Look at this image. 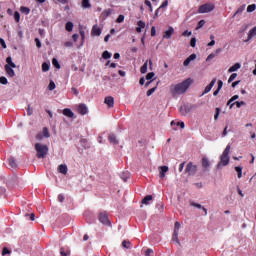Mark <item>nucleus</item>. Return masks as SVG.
Masks as SVG:
<instances>
[{
    "instance_id": "obj_1",
    "label": "nucleus",
    "mask_w": 256,
    "mask_h": 256,
    "mask_svg": "<svg viewBox=\"0 0 256 256\" xmlns=\"http://www.w3.org/2000/svg\"><path fill=\"white\" fill-rule=\"evenodd\" d=\"M193 83V79L187 78L186 80L182 81L178 84H172L170 86V93L175 97L176 95H183L191 87V84Z\"/></svg>"
},
{
    "instance_id": "obj_2",
    "label": "nucleus",
    "mask_w": 256,
    "mask_h": 256,
    "mask_svg": "<svg viewBox=\"0 0 256 256\" xmlns=\"http://www.w3.org/2000/svg\"><path fill=\"white\" fill-rule=\"evenodd\" d=\"M34 147L37 159H45V157L49 155V146L42 143H36Z\"/></svg>"
},
{
    "instance_id": "obj_3",
    "label": "nucleus",
    "mask_w": 256,
    "mask_h": 256,
    "mask_svg": "<svg viewBox=\"0 0 256 256\" xmlns=\"http://www.w3.org/2000/svg\"><path fill=\"white\" fill-rule=\"evenodd\" d=\"M231 151V145H227L225 150L223 151L222 155L220 156V162L217 165V168L220 169L221 165L223 167H227V164L230 161L229 153Z\"/></svg>"
},
{
    "instance_id": "obj_4",
    "label": "nucleus",
    "mask_w": 256,
    "mask_h": 256,
    "mask_svg": "<svg viewBox=\"0 0 256 256\" xmlns=\"http://www.w3.org/2000/svg\"><path fill=\"white\" fill-rule=\"evenodd\" d=\"M197 165L193 164V162H188L185 168L186 175H189L190 177H193L197 174Z\"/></svg>"
},
{
    "instance_id": "obj_5",
    "label": "nucleus",
    "mask_w": 256,
    "mask_h": 256,
    "mask_svg": "<svg viewBox=\"0 0 256 256\" xmlns=\"http://www.w3.org/2000/svg\"><path fill=\"white\" fill-rule=\"evenodd\" d=\"M215 9V4L213 3H206L199 7L198 13H211Z\"/></svg>"
},
{
    "instance_id": "obj_6",
    "label": "nucleus",
    "mask_w": 256,
    "mask_h": 256,
    "mask_svg": "<svg viewBox=\"0 0 256 256\" xmlns=\"http://www.w3.org/2000/svg\"><path fill=\"white\" fill-rule=\"evenodd\" d=\"M98 219L100 223L103 225H111V222L109 221V215H107V212H101L98 216Z\"/></svg>"
},
{
    "instance_id": "obj_7",
    "label": "nucleus",
    "mask_w": 256,
    "mask_h": 256,
    "mask_svg": "<svg viewBox=\"0 0 256 256\" xmlns=\"http://www.w3.org/2000/svg\"><path fill=\"white\" fill-rule=\"evenodd\" d=\"M149 65V69H153V61L151 59L147 60L140 68V72L144 75L147 73V67Z\"/></svg>"
},
{
    "instance_id": "obj_8",
    "label": "nucleus",
    "mask_w": 256,
    "mask_h": 256,
    "mask_svg": "<svg viewBox=\"0 0 256 256\" xmlns=\"http://www.w3.org/2000/svg\"><path fill=\"white\" fill-rule=\"evenodd\" d=\"M215 83H217V78L211 80V82L205 87L202 95H207V93H209L213 87H215Z\"/></svg>"
},
{
    "instance_id": "obj_9",
    "label": "nucleus",
    "mask_w": 256,
    "mask_h": 256,
    "mask_svg": "<svg viewBox=\"0 0 256 256\" xmlns=\"http://www.w3.org/2000/svg\"><path fill=\"white\" fill-rule=\"evenodd\" d=\"M104 103L109 107V109H112V107L115 105V99L113 96H107L104 100Z\"/></svg>"
},
{
    "instance_id": "obj_10",
    "label": "nucleus",
    "mask_w": 256,
    "mask_h": 256,
    "mask_svg": "<svg viewBox=\"0 0 256 256\" xmlns=\"http://www.w3.org/2000/svg\"><path fill=\"white\" fill-rule=\"evenodd\" d=\"M102 31L101 29L99 28V25L95 24L93 27H92V30H91V35L93 37H99L101 35Z\"/></svg>"
},
{
    "instance_id": "obj_11",
    "label": "nucleus",
    "mask_w": 256,
    "mask_h": 256,
    "mask_svg": "<svg viewBox=\"0 0 256 256\" xmlns=\"http://www.w3.org/2000/svg\"><path fill=\"white\" fill-rule=\"evenodd\" d=\"M78 113L80 115H87V113H89V109L87 108V105L79 104V106H78Z\"/></svg>"
},
{
    "instance_id": "obj_12",
    "label": "nucleus",
    "mask_w": 256,
    "mask_h": 256,
    "mask_svg": "<svg viewBox=\"0 0 256 256\" xmlns=\"http://www.w3.org/2000/svg\"><path fill=\"white\" fill-rule=\"evenodd\" d=\"M173 33H175V29L170 26L168 30L164 32L163 39H171Z\"/></svg>"
},
{
    "instance_id": "obj_13",
    "label": "nucleus",
    "mask_w": 256,
    "mask_h": 256,
    "mask_svg": "<svg viewBox=\"0 0 256 256\" xmlns=\"http://www.w3.org/2000/svg\"><path fill=\"white\" fill-rule=\"evenodd\" d=\"M168 171H169V167L168 166H160L159 167L160 179H165V173H167Z\"/></svg>"
},
{
    "instance_id": "obj_14",
    "label": "nucleus",
    "mask_w": 256,
    "mask_h": 256,
    "mask_svg": "<svg viewBox=\"0 0 256 256\" xmlns=\"http://www.w3.org/2000/svg\"><path fill=\"white\" fill-rule=\"evenodd\" d=\"M62 113L65 117H69V119H73V117H75V113H73V110L69 108H65Z\"/></svg>"
},
{
    "instance_id": "obj_15",
    "label": "nucleus",
    "mask_w": 256,
    "mask_h": 256,
    "mask_svg": "<svg viewBox=\"0 0 256 256\" xmlns=\"http://www.w3.org/2000/svg\"><path fill=\"white\" fill-rule=\"evenodd\" d=\"M211 166V162H209V159L207 157L202 158V167L205 171H209V167Z\"/></svg>"
},
{
    "instance_id": "obj_16",
    "label": "nucleus",
    "mask_w": 256,
    "mask_h": 256,
    "mask_svg": "<svg viewBox=\"0 0 256 256\" xmlns=\"http://www.w3.org/2000/svg\"><path fill=\"white\" fill-rule=\"evenodd\" d=\"M256 36V26L253 27L249 33H248V38L245 40V43L251 41V39H253Z\"/></svg>"
},
{
    "instance_id": "obj_17",
    "label": "nucleus",
    "mask_w": 256,
    "mask_h": 256,
    "mask_svg": "<svg viewBox=\"0 0 256 256\" xmlns=\"http://www.w3.org/2000/svg\"><path fill=\"white\" fill-rule=\"evenodd\" d=\"M5 71L8 75V77H15V70H13V67L9 65H5Z\"/></svg>"
},
{
    "instance_id": "obj_18",
    "label": "nucleus",
    "mask_w": 256,
    "mask_h": 256,
    "mask_svg": "<svg viewBox=\"0 0 256 256\" xmlns=\"http://www.w3.org/2000/svg\"><path fill=\"white\" fill-rule=\"evenodd\" d=\"M108 140L112 145H119V140H117V136H115V134H110L108 136Z\"/></svg>"
},
{
    "instance_id": "obj_19",
    "label": "nucleus",
    "mask_w": 256,
    "mask_h": 256,
    "mask_svg": "<svg viewBox=\"0 0 256 256\" xmlns=\"http://www.w3.org/2000/svg\"><path fill=\"white\" fill-rule=\"evenodd\" d=\"M145 22L143 20H139L137 22L136 32L141 33L142 29H145Z\"/></svg>"
},
{
    "instance_id": "obj_20",
    "label": "nucleus",
    "mask_w": 256,
    "mask_h": 256,
    "mask_svg": "<svg viewBox=\"0 0 256 256\" xmlns=\"http://www.w3.org/2000/svg\"><path fill=\"white\" fill-rule=\"evenodd\" d=\"M238 69H241V63H236L233 66H231L228 69V73H235V71H238Z\"/></svg>"
},
{
    "instance_id": "obj_21",
    "label": "nucleus",
    "mask_w": 256,
    "mask_h": 256,
    "mask_svg": "<svg viewBox=\"0 0 256 256\" xmlns=\"http://www.w3.org/2000/svg\"><path fill=\"white\" fill-rule=\"evenodd\" d=\"M58 171L60 173H62V175H67V171H68L67 165H65V164L59 165L58 166Z\"/></svg>"
},
{
    "instance_id": "obj_22",
    "label": "nucleus",
    "mask_w": 256,
    "mask_h": 256,
    "mask_svg": "<svg viewBox=\"0 0 256 256\" xmlns=\"http://www.w3.org/2000/svg\"><path fill=\"white\" fill-rule=\"evenodd\" d=\"M8 163H9V166H10L12 169H17V161H15V158L10 157V158L8 159Z\"/></svg>"
},
{
    "instance_id": "obj_23",
    "label": "nucleus",
    "mask_w": 256,
    "mask_h": 256,
    "mask_svg": "<svg viewBox=\"0 0 256 256\" xmlns=\"http://www.w3.org/2000/svg\"><path fill=\"white\" fill-rule=\"evenodd\" d=\"M6 65H8L9 67H12V69H15L17 67V65H15V63L13 62V59L11 58V56H8L6 58Z\"/></svg>"
},
{
    "instance_id": "obj_24",
    "label": "nucleus",
    "mask_w": 256,
    "mask_h": 256,
    "mask_svg": "<svg viewBox=\"0 0 256 256\" xmlns=\"http://www.w3.org/2000/svg\"><path fill=\"white\" fill-rule=\"evenodd\" d=\"M149 201H153L152 195L145 196L144 199L142 200V205H149Z\"/></svg>"
},
{
    "instance_id": "obj_25",
    "label": "nucleus",
    "mask_w": 256,
    "mask_h": 256,
    "mask_svg": "<svg viewBox=\"0 0 256 256\" xmlns=\"http://www.w3.org/2000/svg\"><path fill=\"white\" fill-rule=\"evenodd\" d=\"M180 113L187 115V113H191V108L189 106H183L180 108Z\"/></svg>"
},
{
    "instance_id": "obj_26",
    "label": "nucleus",
    "mask_w": 256,
    "mask_h": 256,
    "mask_svg": "<svg viewBox=\"0 0 256 256\" xmlns=\"http://www.w3.org/2000/svg\"><path fill=\"white\" fill-rule=\"evenodd\" d=\"M70 254H71V251L69 250V248L62 247L60 249V255H62V256H68Z\"/></svg>"
},
{
    "instance_id": "obj_27",
    "label": "nucleus",
    "mask_w": 256,
    "mask_h": 256,
    "mask_svg": "<svg viewBox=\"0 0 256 256\" xmlns=\"http://www.w3.org/2000/svg\"><path fill=\"white\" fill-rule=\"evenodd\" d=\"M235 171L238 174V179H241V177H243V168L241 166H236Z\"/></svg>"
},
{
    "instance_id": "obj_28",
    "label": "nucleus",
    "mask_w": 256,
    "mask_h": 256,
    "mask_svg": "<svg viewBox=\"0 0 256 256\" xmlns=\"http://www.w3.org/2000/svg\"><path fill=\"white\" fill-rule=\"evenodd\" d=\"M236 105V107L238 108V109H240V107L242 106V105H245V101H236V102H233L231 105H230V109L233 107V106H235Z\"/></svg>"
},
{
    "instance_id": "obj_29",
    "label": "nucleus",
    "mask_w": 256,
    "mask_h": 256,
    "mask_svg": "<svg viewBox=\"0 0 256 256\" xmlns=\"http://www.w3.org/2000/svg\"><path fill=\"white\" fill-rule=\"evenodd\" d=\"M82 7L83 9H91V3L89 0H82Z\"/></svg>"
},
{
    "instance_id": "obj_30",
    "label": "nucleus",
    "mask_w": 256,
    "mask_h": 256,
    "mask_svg": "<svg viewBox=\"0 0 256 256\" xmlns=\"http://www.w3.org/2000/svg\"><path fill=\"white\" fill-rule=\"evenodd\" d=\"M20 11H21V13H24V15H29V13H31V9H29L28 7H25V6H21Z\"/></svg>"
},
{
    "instance_id": "obj_31",
    "label": "nucleus",
    "mask_w": 256,
    "mask_h": 256,
    "mask_svg": "<svg viewBox=\"0 0 256 256\" xmlns=\"http://www.w3.org/2000/svg\"><path fill=\"white\" fill-rule=\"evenodd\" d=\"M43 136L46 138V139H49L51 137V134L49 133V129L47 127H44L43 128Z\"/></svg>"
},
{
    "instance_id": "obj_32",
    "label": "nucleus",
    "mask_w": 256,
    "mask_h": 256,
    "mask_svg": "<svg viewBox=\"0 0 256 256\" xmlns=\"http://www.w3.org/2000/svg\"><path fill=\"white\" fill-rule=\"evenodd\" d=\"M52 65H53L56 69H61V64H59V61L57 60V58H53V59H52Z\"/></svg>"
},
{
    "instance_id": "obj_33",
    "label": "nucleus",
    "mask_w": 256,
    "mask_h": 256,
    "mask_svg": "<svg viewBox=\"0 0 256 256\" xmlns=\"http://www.w3.org/2000/svg\"><path fill=\"white\" fill-rule=\"evenodd\" d=\"M122 247H123L124 249H131V242H130V241H127V240H124V241L122 242Z\"/></svg>"
},
{
    "instance_id": "obj_34",
    "label": "nucleus",
    "mask_w": 256,
    "mask_h": 256,
    "mask_svg": "<svg viewBox=\"0 0 256 256\" xmlns=\"http://www.w3.org/2000/svg\"><path fill=\"white\" fill-rule=\"evenodd\" d=\"M245 11V5L240 6L237 11L234 13L233 17H236L237 15H239L240 13Z\"/></svg>"
},
{
    "instance_id": "obj_35",
    "label": "nucleus",
    "mask_w": 256,
    "mask_h": 256,
    "mask_svg": "<svg viewBox=\"0 0 256 256\" xmlns=\"http://www.w3.org/2000/svg\"><path fill=\"white\" fill-rule=\"evenodd\" d=\"M49 69H50L49 63L44 62V63L42 64V71H43L44 73H47V71H49Z\"/></svg>"
},
{
    "instance_id": "obj_36",
    "label": "nucleus",
    "mask_w": 256,
    "mask_h": 256,
    "mask_svg": "<svg viewBox=\"0 0 256 256\" xmlns=\"http://www.w3.org/2000/svg\"><path fill=\"white\" fill-rule=\"evenodd\" d=\"M66 31H73V22H67L65 26Z\"/></svg>"
},
{
    "instance_id": "obj_37",
    "label": "nucleus",
    "mask_w": 256,
    "mask_h": 256,
    "mask_svg": "<svg viewBox=\"0 0 256 256\" xmlns=\"http://www.w3.org/2000/svg\"><path fill=\"white\" fill-rule=\"evenodd\" d=\"M102 58L103 59H111V53L107 50H105L103 53H102Z\"/></svg>"
},
{
    "instance_id": "obj_38",
    "label": "nucleus",
    "mask_w": 256,
    "mask_h": 256,
    "mask_svg": "<svg viewBox=\"0 0 256 256\" xmlns=\"http://www.w3.org/2000/svg\"><path fill=\"white\" fill-rule=\"evenodd\" d=\"M255 9H256V5L255 4L248 5L247 13H253V11H255Z\"/></svg>"
},
{
    "instance_id": "obj_39",
    "label": "nucleus",
    "mask_w": 256,
    "mask_h": 256,
    "mask_svg": "<svg viewBox=\"0 0 256 256\" xmlns=\"http://www.w3.org/2000/svg\"><path fill=\"white\" fill-rule=\"evenodd\" d=\"M14 20L16 21V23H19V21H21V14H19V12L17 11L14 12Z\"/></svg>"
},
{
    "instance_id": "obj_40",
    "label": "nucleus",
    "mask_w": 256,
    "mask_h": 256,
    "mask_svg": "<svg viewBox=\"0 0 256 256\" xmlns=\"http://www.w3.org/2000/svg\"><path fill=\"white\" fill-rule=\"evenodd\" d=\"M172 240L176 241V243H179V232H173Z\"/></svg>"
},
{
    "instance_id": "obj_41",
    "label": "nucleus",
    "mask_w": 256,
    "mask_h": 256,
    "mask_svg": "<svg viewBox=\"0 0 256 256\" xmlns=\"http://www.w3.org/2000/svg\"><path fill=\"white\" fill-rule=\"evenodd\" d=\"M157 90V87L151 88L146 92L147 97H151L152 94L155 93V91Z\"/></svg>"
},
{
    "instance_id": "obj_42",
    "label": "nucleus",
    "mask_w": 256,
    "mask_h": 256,
    "mask_svg": "<svg viewBox=\"0 0 256 256\" xmlns=\"http://www.w3.org/2000/svg\"><path fill=\"white\" fill-rule=\"evenodd\" d=\"M179 229H181V223L175 222V224H174V232L179 233Z\"/></svg>"
},
{
    "instance_id": "obj_43",
    "label": "nucleus",
    "mask_w": 256,
    "mask_h": 256,
    "mask_svg": "<svg viewBox=\"0 0 256 256\" xmlns=\"http://www.w3.org/2000/svg\"><path fill=\"white\" fill-rule=\"evenodd\" d=\"M123 21H125V16L123 14H120L116 19V23H123Z\"/></svg>"
},
{
    "instance_id": "obj_44",
    "label": "nucleus",
    "mask_w": 256,
    "mask_h": 256,
    "mask_svg": "<svg viewBox=\"0 0 256 256\" xmlns=\"http://www.w3.org/2000/svg\"><path fill=\"white\" fill-rule=\"evenodd\" d=\"M2 255H11V250H9L7 247H4L2 250Z\"/></svg>"
},
{
    "instance_id": "obj_45",
    "label": "nucleus",
    "mask_w": 256,
    "mask_h": 256,
    "mask_svg": "<svg viewBox=\"0 0 256 256\" xmlns=\"http://www.w3.org/2000/svg\"><path fill=\"white\" fill-rule=\"evenodd\" d=\"M237 79V73L231 74V76L228 79V83H232V81H235Z\"/></svg>"
},
{
    "instance_id": "obj_46",
    "label": "nucleus",
    "mask_w": 256,
    "mask_h": 256,
    "mask_svg": "<svg viewBox=\"0 0 256 256\" xmlns=\"http://www.w3.org/2000/svg\"><path fill=\"white\" fill-rule=\"evenodd\" d=\"M111 13H112L111 9H106V10H104V11L102 12V15H103L104 17H109V15H111Z\"/></svg>"
},
{
    "instance_id": "obj_47",
    "label": "nucleus",
    "mask_w": 256,
    "mask_h": 256,
    "mask_svg": "<svg viewBox=\"0 0 256 256\" xmlns=\"http://www.w3.org/2000/svg\"><path fill=\"white\" fill-rule=\"evenodd\" d=\"M144 3H145V5H146L147 7H149L150 12L153 13V6L151 5V1L145 0Z\"/></svg>"
},
{
    "instance_id": "obj_48",
    "label": "nucleus",
    "mask_w": 256,
    "mask_h": 256,
    "mask_svg": "<svg viewBox=\"0 0 256 256\" xmlns=\"http://www.w3.org/2000/svg\"><path fill=\"white\" fill-rule=\"evenodd\" d=\"M55 82H53V81H50V83H49V85H48V89H49V91H53V90H55Z\"/></svg>"
},
{
    "instance_id": "obj_49",
    "label": "nucleus",
    "mask_w": 256,
    "mask_h": 256,
    "mask_svg": "<svg viewBox=\"0 0 256 256\" xmlns=\"http://www.w3.org/2000/svg\"><path fill=\"white\" fill-rule=\"evenodd\" d=\"M153 77H155V72H149V73L146 75L147 81L153 79Z\"/></svg>"
},
{
    "instance_id": "obj_50",
    "label": "nucleus",
    "mask_w": 256,
    "mask_h": 256,
    "mask_svg": "<svg viewBox=\"0 0 256 256\" xmlns=\"http://www.w3.org/2000/svg\"><path fill=\"white\" fill-rule=\"evenodd\" d=\"M191 207H196L197 209H203V206L201 204H197L195 202H190Z\"/></svg>"
},
{
    "instance_id": "obj_51",
    "label": "nucleus",
    "mask_w": 256,
    "mask_h": 256,
    "mask_svg": "<svg viewBox=\"0 0 256 256\" xmlns=\"http://www.w3.org/2000/svg\"><path fill=\"white\" fill-rule=\"evenodd\" d=\"M0 83H1V85H7L8 81H7V79L5 78V76H1V77H0Z\"/></svg>"
},
{
    "instance_id": "obj_52",
    "label": "nucleus",
    "mask_w": 256,
    "mask_h": 256,
    "mask_svg": "<svg viewBox=\"0 0 256 256\" xmlns=\"http://www.w3.org/2000/svg\"><path fill=\"white\" fill-rule=\"evenodd\" d=\"M219 113H221V108H216V113L214 115L215 121H217V119H219Z\"/></svg>"
},
{
    "instance_id": "obj_53",
    "label": "nucleus",
    "mask_w": 256,
    "mask_h": 256,
    "mask_svg": "<svg viewBox=\"0 0 256 256\" xmlns=\"http://www.w3.org/2000/svg\"><path fill=\"white\" fill-rule=\"evenodd\" d=\"M196 44H197V39L196 38H191L190 47H195Z\"/></svg>"
},
{
    "instance_id": "obj_54",
    "label": "nucleus",
    "mask_w": 256,
    "mask_h": 256,
    "mask_svg": "<svg viewBox=\"0 0 256 256\" xmlns=\"http://www.w3.org/2000/svg\"><path fill=\"white\" fill-rule=\"evenodd\" d=\"M0 45L3 49L7 48V44L5 43V40L3 38H0Z\"/></svg>"
},
{
    "instance_id": "obj_55",
    "label": "nucleus",
    "mask_w": 256,
    "mask_h": 256,
    "mask_svg": "<svg viewBox=\"0 0 256 256\" xmlns=\"http://www.w3.org/2000/svg\"><path fill=\"white\" fill-rule=\"evenodd\" d=\"M121 179H123L124 181H127V179H129V173H122Z\"/></svg>"
},
{
    "instance_id": "obj_56",
    "label": "nucleus",
    "mask_w": 256,
    "mask_h": 256,
    "mask_svg": "<svg viewBox=\"0 0 256 256\" xmlns=\"http://www.w3.org/2000/svg\"><path fill=\"white\" fill-rule=\"evenodd\" d=\"M205 25V20H200L198 22L197 28L196 29H201V27H203Z\"/></svg>"
},
{
    "instance_id": "obj_57",
    "label": "nucleus",
    "mask_w": 256,
    "mask_h": 256,
    "mask_svg": "<svg viewBox=\"0 0 256 256\" xmlns=\"http://www.w3.org/2000/svg\"><path fill=\"white\" fill-rule=\"evenodd\" d=\"M156 207L160 211V213H163V209H164L163 203H158Z\"/></svg>"
},
{
    "instance_id": "obj_58",
    "label": "nucleus",
    "mask_w": 256,
    "mask_h": 256,
    "mask_svg": "<svg viewBox=\"0 0 256 256\" xmlns=\"http://www.w3.org/2000/svg\"><path fill=\"white\" fill-rule=\"evenodd\" d=\"M189 61H195V59H197V54H191L189 57H188Z\"/></svg>"
},
{
    "instance_id": "obj_59",
    "label": "nucleus",
    "mask_w": 256,
    "mask_h": 256,
    "mask_svg": "<svg viewBox=\"0 0 256 256\" xmlns=\"http://www.w3.org/2000/svg\"><path fill=\"white\" fill-rule=\"evenodd\" d=\"M58 201H59L60 203H63V202L65 201V196H64L63 194H59V195H58Z\"/></svg>"
},
{
    "instance_id": "obj_60",
    "label": "nucleus",
    "mask_w": 256,
    "mask_h": 256,
    "mask_svg": "<svg viewBox=\"0 0 256 256\" xmlns=\"http://www.w3.org/2000/svg\"><path fill=\"white\" fill-rule=\"evenodd\" d=\"M35 43H36V47L38 49H41V40H39V38H35Z\"/></svg>"
},
{
    "instance_id": "obj_61",
    "label": "nucleus",
    "mask_w": 256,
    "mask_h": 256,
    "mask_svg": "<svg viewBox=\"0 0 256 256\" xmlns=\"http://www.w3.org/2000/svg\"><path fill=\"white\" fill-rule=\"evenodd\" d=\"M237 99H239V95H234L229 99V103H233V101H237Z\"/></svg>"
},
{
    "instance_id": "obj_62",
    "label": "nucleus",
    "mask_w": 256,
    "mask_h": 256,
    "mask_svg": "<svg viewBox=\"0 0 256 256\" xmlns=\"http://www.w3.org/2000/svg\"><path fill=\"white\" fill-rule=\"evenodd\" d=\"M27 115L29 116L33 115V108H31V105H28Z\"/></svg>"
},
{
    "instance_id": "obj_63",
    "label": "nucleus",
    "mask_w": 256,
    "mask_h": 256,
    "mask_svg": "<svg viewBox=\"0 0 256 256\" xmlns=\"http://www.w3.org/2000/svg\"><path fill=\"white\" fill-rule=\"evenodd\" d=\"M218 91H221L223 89V82L221 80H218Z\"/></svg>"
},
{
    "instance_id": "obj_64",
    "label": "nucleus",
    "mask_w": 256,
    "mask_h": 256,
    "mask_svg": "<svg viewBox=\"0 0 256 256\" xmlns=\"http://www.w3.org/2000/svg\"><path fill=\"white\" fill-rule=\"evenodd\" d=\"M211 59H215V54L211 53L210 55H208L206 61H211Z\"/></svg>"
}]
</instances>
